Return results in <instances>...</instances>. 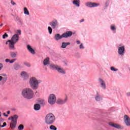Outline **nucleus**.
Instances as JSON below:
<instances>
[{
	"label": "nucleus",
	"mask_w": 130,
	"mask_h": 130,
	"mask_svg": "<svg viewBox=\"0 0 130 130\" xmlns=\"http://www.w3.org/2000/svg\"><path fill=\"white\" fill-rule=\"evenodd\" d=\"M42 83V81L38 80L36 77H30L28 80V84L33 90H37L39 87V84Z\"/></svg>",
	"instance_id": "1"
},
{
	"label": "nucleus",
	"mask_w": 130,
	"mask_h": 130,
	"mask_svg": "<svg viewBox=\"0 0 130 130\" xmlns=\"http://www.w3.org/2000/svg\"><path fill=\"white\" fill-rule=\"evenodd\" d=\"M21 95L25 99H32L34 96L33 90L30 88H25L21 92Z\"/></svg>",
	"instance_id": "2"
},
{
	"label": "nucleus",
	"mask_w": 130,
	"mask_h": 130,
	"mask_svg": "<svg viewBox=\"0 0 130 130\" xmlns=\"http://www.w3.org/2000/svg\"><path fill=\"white\" fill-rule=\"evenodd\" d=\"M19 36L18 35H14L12 36L11 40H9L6 42V44H9V48L14 50L15 49V44L19 41Z\"/></svg>",
	"instance_id": "3"
},
{
	"label": "nucleus",
	"mask_w": 130,
	"mask_h": 130,
	"mask_svg": "<svg viewBox=\"0 0 130 130\" xmlns=\"http://www.w3.org/2000/svg\"><path fill=\"white\" fill-rule=\"evenodd\" d=\"M55 121V116L52 113L48 114L45 118V123L46 124L50 125Z\"/></svg>",
	"instance_id": "4"
},
{
	"label": "nucleus",
	"mask_w": 130,
	"mask_h": 130,
	"mask_svg": "<svg viewBox=\"0 0 130 130\" xmlns=\"http://www.w3.org/2000/svg\"><path fill=\"white\" fill-rule=\"evenodd\" d=\"M118 54L120 56H123L125 53V46L122 43H119L117 45Z\"/></svg>",
	"instance_id": "5"
},
{
	"label": "nucleus",
	"mask_w": 130,
	"mask_h": 130,
	"mask_svg": "<svg viewBox=\"0 0 130 130\" xmlns=\"http://www.w3.org/2000/svg\"><path fill=\"white\" fill-rule=\"evenodd\" d=\"M12 120L10 123V126L12 129H15L17 127V121L18 120V118H19V116L18 115L15 114L12 116Z\"/></svg>",
	"instance_id": "6"
},
{
	"label": "nucleus",
	"mask_w": 130,
	"mask_h": 130,
	"mask_svg": "<svg viewBox=\"0 0 130 130\" xmlns=\"http://www.w3.org/2000/svg\"><path fill=\"white\" fill-rule=\"evenodd\" d=\"M56 95L54 93L50 94L48 98V103L50 105H54L56 102Z\"/></svg>",
	"instance_id": "7"
},
{
	"label": "nucleus",
	"mask_w": 130,
	"mask_h": 130,
	"mask_svg": "<svg viewBox=\"0 0 130 130\" xmlns=\"http://www.w3.org/2000/svg\"><path fill=\"white\" fill-rule=\"evenodd\" d=\"M49 24L53 29H57L59 27V23H58V21L56 19L53 20L49 23Z\"/></svg>",
	"instance_id": "8"
},
{
	"label": "nucleus",
	"mask_w": 130,
	"mask_h": 130,
	"mask_svg": "<svg viewBox=\"0 0 130 130\" xmlns=\"http://www.w3.org/2000/svg\"><path fill=\"white\" fill-rule=\"evenodd\" d=\"M69 99V97L68 95L66 94V96L64 99L61 98H59L56 101L57 104H59L60 105H63V104H66L67 102H68V100Z\"/></svg>",
	"instance_id": "9"
},
{
	"label": "nucleus",
	"mask_w": 130,
	"mask_h": 130,
	"mask_svg": "<svg viewBox=\"0 0 130 130\" xmlns=\"http://www.w3.org/2000/svg\"><path fill=\"white\" fill-rule=\"evenodd\" d=\"M98 82L101 89L106 90L107 87L106 86V82L105 80H104L102 78H99Z\"/></svg>",
	"instance_id": "10"
},
{
	"label": "nucleus",
	"mask_w": 130,
	"mask_h": 130,
	"mask_svg": "<svg viewBox=\"0 0 130 130\" xmlns=\"http://www.w3.org/2000/svg\"><path fill=\"white\" fill-rule=\"evenodd\" d=\"M94 99L96 102H100L103 100V98L100 95L99 92L97 91L94 94Z\"/></svg>",
	"instance_id": "11"
},
{
	"label": "nucleus",
	"mask_w": 130,
	"mask_h": 130,
	"mask_svg": "<svg viewBox=\"0 0 130 130\" xmlns=\"http://www.w3.org/2000/svg\"><path fill=\"white\" fill-rule=\"evenodd\" d=\"M85 6L88 7V8H96L100 6V4L97 3H91L87 2L85 3Z\"/></svg>",
	"instance_id": "12"
},
{
	"label": "nucleus",
	"mask_w": 130,
	"mask_h": 130,
	"mask_svg": "<svg viewBox=\"0 0 130 130\" xmlns=\"http://www.w3.org/2000/svg\"><path fill=\"white\" fill-rule=\"evenodd\" d=\"M123 120L126 126H130V117L127 115H124Z\"/></svg>",
	"instance_id": "13"
},
{
	"label": "nucleus",
	"mask_w": 130,
	"mask_h": 130,
	"mask_svg": "<svg viewBox=\"0 0 130 130\" xmlns=\"http://www.w3.org/2000/svg\"><path fill=\"white\" fill-rule=\"evenodd\" d=\"M20 76L22 79H23V81H27V80L29 79V75H28V73L25 71L21 72Z\"/></svg>",
	"instance_id": "14"
},
{
	"label": "nucleus",
	"mask_w": 130,
	"mask_h": 130,
	"mask_svg": "<svg viewBox=\"0 0 130 130\" xmlns=\"http://www.w3.org/2000/svg\"><path fill=\"white\" fill-rule=\"evenodd\" d=\"M109 125L110 126H112V127H115V128H117V129H122V126H121L119 124L112 123L111 122L109 123Z\"/></svg>",
	"instance_id": "15"
},
{
	"label": "nucleus",
	"mask_w": 130,
	"mask_h": 130,
	"mask_svg": "<svg viewBox=\"0 0 130 130\" xmlns=\"http://www.w3.org/2000/svg\"><path fill=\"white\" fill-rule=\"evenodd\" d=\"M72 35H73V32L71 31H67L62 34L63 38L71 37Z\"/></svg>",
	"instance_id": "16"
},
{
	"label": "nucleus",
	"mask_w": 130,
	"mask_h": 130,
	"mask_svg": "<svg viewBox=\"0 0 130 130\" xmlns=\"http://www.w3.org/2000/svg\"><path fill=\"white\" fill-rule=\"evenodd\" d=\"M56 71L59 74H61L62 75H66V70L63 69V68H61L60 66H58Z\"/></svg>",
	"instance_id": "17"
},
{
	"label": "nucleus",
	"mask_w": 130,
	"mask_h": 130,
	"mask_svg": "<svg viewBox=\"0 0 130 130\" xmlns=\"http://www.w3.org/2000/svg\"><path fill=\"white\" fill-rule=\"evenodd\" d=\"M27 47V50L29 51V52H30V53H31V54H35V50H34V49L32 47V46H31V45H27L26 46Z\"/></svg>",
	"instance_id": "18"
},
{
	"label": "nucleus",
	"mask_w": 130,
	"mask_h": 130,
	"mask_svg": "<svg viewBox=\"0 0 130 130\" xmlns=\"http://www.w3.org/2000/svg\"><path fill=\"white\" fill-rule=\"evenodd\" d=\"M73 6L76 7V8H80V5L81 4V1L80 0H74L72 1Z\"/></svg>",
	"instance_id": "19"
},
{
	"label": "nucleus",
	"mask_w": 130,
	"mask_h": 130,
	"mask_svg": "<svg viewBox=\"0 0 130 130\" xmlns=\"http://www.w3.org/2000/svg\"><path fill=\"white\" fill-rule=\"evenodd\" d=\"M63 38V36H62V34L60 35L59 34H57L55 35L54 36V39L56 40V41H58V40H61V39H62Z\"/></svg>",
	"instance_id": "20"
},
{
	"label": "nucleus",
	"mask_w": 130,
	"mask_h": 130,
	"mask_svg": "<svg viewBox=\"0 0 130 130\" xmlns=\"http://www.w3.org/2000/svg\"><path fill=\"white\" fill-rule=\"evenodd\" d=\"M49 67L51 70L56 71V70H57V68H58V66L53 63H50L49 64Z\"/></svg>",
	"instance_id": "21"
},
{
	"label": "nucleus",
	"mask_w": 130,
	"mask_h": 130,
	"mask_svg": "<svg viewBox=\"0 0 130 130\" xmlns=\"http://www.w3.org/2000/svg\"><path fill=\"white\" fill-rule=\"evenodd\" d=\"M110 29L111 31H112V33H113L114 34H115V33H116V25L114 24H112L110 25Z\"/></svg>",
	"instance_id": "22"
},
{
	"label": "nucleus",
	"mask_w": 130,
	"mask_h": 130,
	"mask_svg": "<svg viewBox=\"0 0 130 130\" xmlns=\"http://www.w3.org/2000/svg\"><path fill=\"white\" fill-rule=\"evenodd\" d=\"M43 64L45 67L46 66H47V67H49V64H50V63H49V57H47L44 59Z\"/></svg>",
	"instance_id": "23"
},
{
	"label": "nucleus",
	"mask_w": 130,
	"mask_h": 130,
	"mask_svg": "<svg viewBox=\"0 0 130 130\" xmlns=\"http://www.w3.org/2000/svg\"><path fill=\"white\" fill-rule=\"evenodd\" d=\"M71 43L70 42H62L61 45V48H66L68 45H70Z\"/></svg>",
	"instance_id": "24"
},
{
	"label": "nucleus",
	"mask_w": 130,
	"mask_h": 130,
	"mask_svg": "<svg viewBox=\"0 0 130 130\" xmlns=\"http://www.w3.org/2000/svg\"><path fill=\"white\" fill-rule=\"evenodd\" d=\"M17 55H18V52H10V56L12 57V58H15V57H17Z\"/></svg>",
	"instance_id": "25"
},
{
	"label": "nucleus",
	"mask_w": 130,
	"mask_h": 130,
	"mask_svg": "<svg viewBox=\"0 0 130 130\" xmlns=\"http://www.w3.org/2000/svg\"><path fill=\"white\" fill-rule=\"evenodd\" d=\"M34 110H36V111H37L38 110H40V108H41V107L40 106V105L36 104L34 105Z\"/></svg>",
	"instance_id": "26"
},
{
	"label": "nucleus",
	"mask_w": 130,
	"mask_h": 130,
	"mask_svg": "<svg viewBox=\"0 0 130 130\" xmlns=\"http://www.w3.org/2000/svg\"><path fill=\"white\" fill-rule=\"evenodd\" d=\"M23 13L24 15H26V16L30 15V13H29V11L28 10V9H27L26 7H24L23 8Z\"/></svg>",
	"instance_id": "27"
},
{
	"label": "nucleus",
	"mask_w": 130,
	"mask_h": 130,
	"mask_svg": "<svg viewBox=\"0 0 130 130\" xmlns=\"http://www.w3.org/2000/svg\"><path fill=\"white\" fill-rule=\"evenodd\" d=\"M16 21H17L18 24L20 26H22V25H23V21L21 20V19H20V18L17 17L16 18Z\"/></svg>",
	"instance_id": "28"
},
{
	"label": "nucleus",
	"mask_w": 130,
	"mask_h": 130,
	"mask_svg": "<svg viewBox=\"0 0 130 130\" xmlns=\"http://www.w3.org/2000/svg\"><path fill=\"white\" fill-rule=\"evenodd\" d=\"M39 103L41 105H44L45 104V100L44 99H40L39 100Z\"/></svg>",
	"instance_id": "29"
},
{
	"label": "nucleus",
	"mask_w": 130,
	"mask_h": 130,
	"mask_svg": "<svg viewBox=\"0 0 130 130\" xmlns=\"http://www.w3.org/2000/svg\"><path fill=\"white\" fill-rule=\"evenodd\" d=\"M50 129L51 130H57V128L53 125H51L49 127Z\"/></svg>",
	"instance_id": "30"
},
{
	"label": "nucleus",
	"mask_w": 130,
	"mask_h": 130,
	"mask_svg": "<svg viewBox=\"0 0 130 130\" xmlns=\"http://www.w3.org/2000/svg\"><path fill=\"white\" fill-rule=\"evenodd\" d=\"M52 27H50V26H48V31L49 34H52Z\"/></svg>",
	"instance_id": "31"
},
{
	"label": "nucleus",
	"mask_w": 130,
	"mask_h": 130,
	"mask_svg": "<svg viewBox=\"0 0 130 130\" xmlns=\"http://www.w3.org/2000/svg\"><path fill=\"white\" fill-rule=\"evenodd\" d=\"M110 70L112 72H117L118 71V69L115 68L114 67H111Z\"/></svg>",
	"instance_id": "32"
},
{
	"label": "nucleus",
	"mask_w": 130,
	"mask_h": 130,
	"mask_svg": "<svg viewBox=\"0 0 130 130\" xmlns=\"http://www.w3.org/2000/svg\"><path fill=\"white\" fill-rule=\"evenodd\" d=\"M7 37H9V35L5 33L4 35L3 36V39H6V38H7Z\"/></svg>",
	"instance_id": "33"
},
{
	"label": "nucleus",
	"mask_w": 130,
	"mask_h": 130,
	"mask_svg": "<svg viewBox=\"0 0 130 130\" xmlns=\"http://www.w3.org/2000/svg\"><path fill=\"white\" fill-rule=\"evenodd\" d=\"M21 29H18L17 31H16V33L15 35H18V36L19 35H21Z\"/></svg>",
	"instance_id": "34"
},
{
	"label": "nucleus",
	"mask_w": 130,
	"mask_h": 130,
	"mask_svg": "<svg viewBox=\"0 0 130 130\" xmlns=\"http://www.w3.org/2000/svg\"><path fill=\"white\" fill-rule=\"evenodd\" d=\"M79 48L80 49H84V48H85V47H84V45L83 44V43H81L80 44V45L79 46Z\"/></svg>",
	"instance_id": "35"
},
{
	"label": "nucleus",
	"mask_w": 130,
	"mask_h": 130,
	"mask_svg": "<svg viewBox=\"0 0 130 130\" xmlns=\"http://www.w3.org/2000/svg\"><path fill=\"white\" fill-rule=\"evenodd\" d=\"M16 60H17V59L16 58L12 59L11 60H10V63H14V62H15Z\"/></svg>",
	"instance_id": "36"
},
{
	"label": "nucleus",
	"mask_w": 130,
	"mask_h": 130,
	"mask_svg": "<svg viewBox=\"0 0 130 130\" xmlns=\"http://www.w3.org/2000/svg\"><path fill=\"white\" fill-rule=\"evenodd\" d=\"M24 64L26 66V67H27V68H30V67H31V64H30L29 63L24 62Z\"/></svg>",
	"instance_id": "37"
},
{
	"label": "nucleus",
	"mask_w": 130,
	"mask_h": 130,
	"mask_svg": "<svg viewBox=\"0 0 130 130\" xmlns=\"http://www.w3.org/2000/svg\"><path fill=\"white\" fill-rule=\"evenodd\" d=\"M7 126V123H6V122H4L3 125H1V124H0V126L1 127H5V126Z\"/></svg>",
	"instance_id": "38"
},
{
	"label": "nucleus",
	"mask_w": 130,
	"mask_h": 130,
	"mask_svg": "<svg viewBox=\"0 0 130 130\" xmlns=\"http://www.w3.org/2000/svg\"><path fill=\"white\" fill-rule=\"evenodd\" d=\"M11 4L12 6H16V5H17L13 0L11 1Z\"/></svg>",
	"instance_id": "39"
},
{
	"label": "nucleus",
	"mask_w": 130,
	"mask_h": 130,
	"mask_svg": "<svg viewBox=\"0 0 130 130\" xmlns=\"http://www.w3.org/2000/svg\"><path fill=\"white\" fill-rule=\"evenodd\" d=\"M19 68H20V65H17L14 67V69L17 71V70H19Z\"/></svg>",
	"instance_id": "40"
},
{
	"label": "nucleus",
	"mask_w": 130,
	"mask_h": 130,
	"mask_svg": "<svg viewBox=\"0 0 130 130\" xmlns=\"http://www.w3.org/2000/svg\"><path fill=\"white\" fill-rule=\"evenodd\" d=\"M5 61H6V62H9V63H10L11 59H5Z\"/></svg>",
	"instance_id": "41"
},
{
	"label": "nucleus",
	"mask_w": 130,
	"mask_h": 130,
	"mask_svg": "<svg viewBox=\"0 0 130 130\" xmlns=\"http://www.w3.org/2000/svg\"><path fill=\"white\" fill-rule=\"evenodd\" d=\"M4 67V65H3V63H0V71H2V69Z\"/></svg>",
	"instance_id": "42"
},
{
	"label": "nucleus",
	"mask_w": 130,
	"mask_h": 130,
	"mask_svg": "<svg viewBox=\"0 0 130 130\" xmlns=\"http://www.w3.org/2000/svg\"><path fill=\"white\" fill-rule=\"evenodd\" d=\"M4 121H5V120L4 119V118H1L0 119V122H4Z\"/></svg>",
	"instance_id": "43"
},
{
	"label": "nucleus",
	"mask_w": 130,
	"mask_h": 130,
	"mask_svg": "<svg viewBox=\"0 0 130 130\" xmlns=\"http://www.w3.org/2000/svg\"><path fill=\"white\" fill-rule=\"evenodd\" d=\"M76 43H77V44H81V41H80V40H77V41H76Z\"/></svg>",
	"instance_id": "44"
},
{
	"label": "nucleus",
	"mask_w": 130,
	"mask_h": 130,
	"mask_svg": "<svg viewBox=\"0 0 130 130\" xmlns=\"http://www.w3.org/2000/svg\"><path fill=\"white\" fill-rule=\"evenodd\" d=\"M126 96H127V97H129L130 92H128L126 93Z\"/></svg>",
	"instance_id": "45"
},
{
	"label": "nucleus",
	"mask_w": 130,
	"mask_h": 130,
	"mask_svg": "<svg viewBox=\"0 0 130 130\" xmlns=\"http://www.w3.org/2000/svg\"><path fill=\"white\" fill-rule=\"evenodd\" d=\"M3 115H4V116H6V117H8V116H9V115H8V114H6V113H4V114H3Z\"/></svg>",
	"instance_id": "46"
},
{
	"label": "nucleus",
	"mask_w": 130,
	"mask_h": 130,
	"mask_svg": "<svg viewBox=\"0 0 130 130\" xmlns=\"http://www.w3.org/2000/svg\"><path fill=\"white\" fill-rule=\"evenodd\" d=\"M84 21H85V20H84V19H81V20L80 21V23H82V22H84Z\"/></svg>",
	"instance_id": "47"
},
{
	"label": "nucleus",
	"mask_w": 130,
	"mask_h": 130,
	"mask_svg": "<svg viewBox=\"0 0 130 130\" xmlns=\"http://www.w3.org/2000/svg\"><path fill=\"white\" fill-rule=\"evenodd\" d=\"M3 78L2 76H0V82L2 81V80H3Z\"/></svg>",
	"instance_id": "48"
},
{
	"label": "nucleus",
	"mask_w": 130,
	"mask_h": 130,
	"mask_svg": "<svg viewBox=\"0 0 130 130\" xmlns=\"http://www.w3.org/2000/svg\"><path fill=\"white\" fill-rule=\"evenodd\" d=\"M11 113V112L10 111H7V114H10Z\"/></svg>",
	"instance_id": "49"
},
{
	"label": "nucleus",
	"mask_w": 130,
	"mask_h": 130,
	"mask_svg": "<svg viewBox=\"0 0 130 130\" xmlns=\"http://www.w3.org/2000/svg\"><path fill=\"white\" fill-rule=\"evenodd\" d=\"M9 120H10V119H11V121H12V117H10L8 118Z\"/></svg>",
	"instance_id": "50"
},
{
	"label": "nucleus",
	"mask_w": 130,
	"mask_h": 130,
	"mask_svg": "<svg viewBox=\"0 0 130 130\" xmlns=\"http://www.w3.org/2000/svg\"><path fill=\"white\" fill-rule=\"evenodd\" d=\"M3 23L2 24H0V26H3Z\"/></svg>",
	"instance_id": "51"
},
{
	"label": "nucleus",
	"mask_w": 130,
	"mask_h": 130,
	"mask_svg": "<svg viewBox=\"0 0 130 130\" xmlns=\"http://www.w3.org/2000/svg\"><path fill=\"white\" fill-rule=\"evenodd\" d=\"M1 116H2V115H1V114H0V117H1Z\"/></svg>",
	"instance_id": "52"
}]
</instances>
